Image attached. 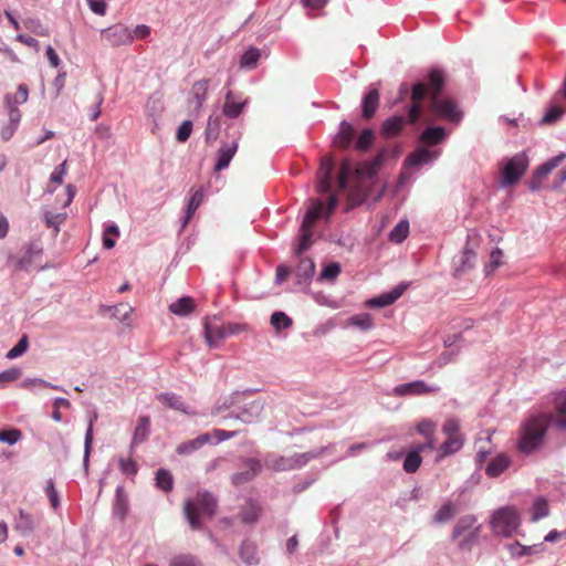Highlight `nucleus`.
Masks as SVG:
<instances>
[{"label": "nucleus", "instance_id": "f257e3e1", "mask_svg": "<svg viewBox=\"0 0 566 566\" xmlns=\"http://www.w3.org/2000/svg\"><path fill=\"white\" fill-rule=\"evenodd\" d=\"M397 156V149L382 146L373 158L359 164L357 167H353L350 163H346L344 167L346 176L344 180H342V187L346 188L348 186V178L350 176L354 177L357 184L353 187V195L356 198L357 205H363L371 196L373 185L378 184L379 171L387 159Z\"/></svg>", "mask_w": 566, "mask_h": 566}, {"label": "nucleus", "instance_id": "f03ea898", "mask_svg": "<svg viewBox=\"0 0 566 566\" xmlns=\"http://www.w3.org/2000/svg\"><path fill=\"white\" fill-rule=\"evenodd\" d=\"M446 73L442 69L431 66L427 71L428 102L427 117L460 124L463 112L458 103L446 94Z\"/></svg>", "mask_w": 566, "mask_h": 566}, {"label": "nucleus", "instance_id": "7ed1b4c3", "mask_svg": "<svg viewBox=\"0 0 566 566\" xmlns=\"http://www.w3.org/2000/svg\"><path fill=\"white\" fill-rule=\"evenodd\" d=\"M554 415L536 412L526 417L520 426L516 449L524 455L539 451L546 442L548 429L554 426Z\"/></svg>", "mask_w": 566, "mask_h": 566}, {"label": "nucleus", "instance_id": "20e7f679", "mask_svg": "<svg viewBox=\"0 0 566 566\" xmlns=\"http://www.w3.org/2000/svg\"><path fill=\"white\" fill-rule=\"evenodd\" d=\"M323 202L319 198H310L307 209L301 220L298 234L293 243L295 256H302L313 244L315 221L322 216Z\"/></svg>", "mask_w": 566, "mask_h": 566}, {"label": "nucleus", "instance_id": "39448f33", "mask_svg": "<svg viewBox=\"0 0 566 566\" xmlns=\"http://www.w3.org/2000/svg\"><path fill=\"white\" fill-rule=\"evenodd\" d=\"M29 87L21 83L15 93H7L3 97V107L8 115V122L0 129L2 142H9L18 130L21 122V112L19 105L28 101Z\"/></svg>", "mask_w": 566, "mask_h": 566}, {"label": "nucleus", "instance_id": "423d86ee", "mask_svg": "<svg viewBox=\"0 0 566 566\" xmlns=\"http://www.w3.org/2000/svg\"><path fill=\"white\" fill-rule=\"evenodd\" d=\"M218 507L217 497L209 491L198 492L195 500L185 503V515L192 530H201L203 523L201 516L211 518Z\"/></svg>", "mask_w": 566, "mask_h": 566}, {"label": "nucleus", "instance_id": "0eeeda50", "mask_svg": "<svg viewBox=\"0 0 566 566\" xmlns=\"http://www.w3.org/2000/svg\"><path fill=\"white\" fill-rule=\"evenodd\" d=\"M521 522V516L517 510L512 505H505L496 509L490 518V525L493 533L504 538H509L514 534H517Z\"/></svg>", "mask_w": 566, "mask_h": 566}, {"label": "nucleus", "instance_id": "6e6552de", "mask_svg": "<svg viewBox=\"0 0 566 566\" xmlns=\"http://www.w3.org/2000/svg\"><path fill=\"white\" fill-rule=\"evenodd\" d=\"M411 102L407 105L408 124L417 125L421 123L422 112L427 116L428 86L427 73L415 81L410 86Z\"/></svg>", "mask_w": 566, "mask_h": 566}, {"label": "nucleus", "instance_id": "1a4fd4ad", "mask_svg": "<svg viewBox=\"0 0 566 566\" xmlns=\"http://www.w3.org/2000/svg\"><path fill=\"white\" fill-rule=\"evenodd\" d=\"M530 158L525 150L506 158L501 167L500 186L504 189L515 186L525 175Z\"/></svg>", "mask_w": 566, "mask_h": 566}, {"label": "nucleus", "instance_id": "9d476101", "mask_svg": "<svg viewBox=\"0 0 566 566\" xmlns=\"http://www.w3.org/2000/svg\"><path fill=\"white\" fill-rule=\"evenodd\" d=\"M223 132L224 136L231 138V140H222L219 149L217 150L213 165V170L216 172L226 170L229 167L232 158L238 151L239 140L242 136V132L239 128H235L232 123L228 124Z\"/></svg>", "mask_w": 566, "mask_h": 566}, {"label": "nucleus", "instance_id": "9b49d317", "mask_svg": "<svg viewBox=\"0 0 566 566\" xmlns=\"http://www.w3.org/2000/svg\"><path fill=\"white\" fill-rule=\"evenodd\" d=\"M240 468L241 471L231 475V483L237 488L253 481L262 472L263 464L258 458L245 457L240 458Z\"/></svg>", "mask_w": 566, "mask_h": 566}, {"label": "nucleus", "instance_id": "f8f14e48", "mask_svg": "<svg viewBox=\"0 0 566 566\" xmlns=\"http://www.w3.org/2000/svg\"><path fill=\"white\" fill-rule=\"evenodd\" d=\"M237 411H231L229 418L240 420L243 423L251 424L260 421L265 407V401L255 399L250 402H242L237 406Z\"/></svg>", "mask_w": 566, "mask_h": 566}, {"label": "nucleus", "instance_id": "ddd939ff", "mask_svg": "<svg viewBox=\"0 0 566 566\" xmlns=\"http://www.w3.org/2000/svg\"><path fill=\"white\" fill-rule=\"evenodd\" d=\"M566 158V153H559L537 166L527 182V187L532 192H536L542 188V181L546 178L556 167H558Z\"/></svg>", "mask_w": 566, "mask_h": 566}, {"label": "nucleus", "instance_id": "4468645a", "mask_svg": "<svg viewBox=\"0 0 566 566\" xmlns=\"http://www.w3.org/2000/svg\"><path fill=\"white\" fill-rule=\"evenodd\" d=\"M441 155L440 148H430L418 142L416 149L409 154L405 161V168H419L434 163Z\"/></svg>", "mask_w": 566, "mask_h": 566}, {"label": "nucleus", "instance_id": "2eb2a0df", "mask_svg": "<svg viewBox=\"0 0 566 566\" xmlns=\"http://www.w3.org/2000/svg\"><path fill=\"white\" fill-rule=\"evenodd\" d=\"M439 390L437 386H430L422 379H417L403 384L397 385L392 392L397 397H407V396H420L428 392H436Z\"/></svg>", "mask_w": 566, "mask_h": 566}, {"label": "nucleus", "instance_id": "dca6fc26", "mask_svg": "<svg viewBox=\"0 0 566 566\" xmlns=\"http://www.w3.org/2000/svg\"><path fill=\"white\" fill-rule=\"evenodd\" d=\"M112 46L127 45L133 42L132 31L124 24L117 23L101 31Z\"/></svg>", "mask_w": 566, "mask_h": 566}, {"label": "nucleus", "instance_id": "f3484780", "mask_svg": "<svg viewBox=\"0 0 566 566\" xmlns=\"http://www.w3.org/2000/svg\"><path fill=\"white\" fill-rule=\"evenodd\" d=\"M449 132L441 125H428L419 135L418 142L430 148H436L447 142Z\"/></svg>", "mask_w": 566, "mask_h": 566}, {"label": "nucleus", "instance_id": "a211bd4d", "mask_svg": "<svg viewBox=\"0 0 566 566\" xmlns=\"http://www.w3.org/2000/svg\"><path fill=\"white\" fill-rule=\"evenodd\" d=\"M379 98L380 95L378 84L373 83L368 85L363 94L360 103L361 116L365 119H369L376 114L379 107Z\"/></svg>", "mask_w": 566, "mask_h": 566}, {"label": "nucleus", "instance_id": "6ab92c4d", "mask_svg": "<svg viewBox=\"0 0 566 566\" xmlns=\"http://www.w3.org/2000/svg\"><path fill=\"white\" fill-rule=\"evenodd\" d=\"M355 138H356V129L354 125L343 119L339 123V127L337 133L333 136V145L340 149H348L355 146Z\"/></svg>", "mask_w": 566, "mask_h": 566}, {"label": "nucleus", "instance_id": "aec40b11", "mask_svg": "<svg viewBox=\"0 0 566 566\" xmlns=\"http://www.w3.org/2000/svg\"><path fill=\"white\" fill-rule=\"evenodd\" d=\"M129 513V499L125 491L124 485L118 484L115 489L113 505H112V515L114 518L118 520L120 523H124Z\"/></svg>", "mask_w": 566, "mask_h": 566}, {"label": "nucleus", "instance_id": "412c9836", "mask_svg": "<svg viewBox=\"0 0 566 566\" xmlns=\"http://www.w3.org/2000/svg\"><path fill=\"white\" fill-rule=\"evenodd\" d=\"M504 548L510 553L512 558H522L543 554L546 551V545L544 543H537L528 546L521 544L518 541H514L512 543H505Z\"/></svg>", "mask_w": 566, "mask_h": 566}, {"label": "nucleus", "instance_id": "4be33fe9", "mask_svg": "<svg viewBox=\"0 0 566 566\" xmlns=\"http://www.w3.org/2000/svg\"><path fill=\"white\" fill-rule=\"evenodd\" d=\"M98 419V413L94 409L87 413V428L84 436V454H83V469L85 474H88L90 457L94 441V423Z\"/></svg>", "mask_w": 566, "mask_h": 566}, {"label": "nucleus", "instance_id": "5701e85b", "mask_svg": "<svg viewBox=\"0 0 566 566\" xmlns=\"http://www.w3.org/2000/svg\"><path fill=\"white\" fill-rule=\"evenodd\" d=\"M250 104V98L247 97L243 101L235 102L234 93L229 90L224 96V103L222 105V114L229 119H237L241 114L244 113L245 108Z\"/></svg>", "mask_w": 566, "mask_h": 566}, {"label": "nucleus", "instance_id": "b1692460", "mask_svg": "<svg viewBox=\"0 0 566 566\" xmlns=\"http://www.w3.org/2000/svg\"><path fill=\"white\" fill-rule=\"evenodd\" d=\"M554 426L560 432H566V389L554 394Z\"/></svg>", "mask_w": 566, "mask_h": 566}, {"label": "nucleus", "instance_id": "393cba45", "mask_svg": "<svg viewBox=\"0 0 566 566\" xmlns=\"http://www.w3.org/2000/svg\"><path fill=\"white\" fill-rule=\"evenodd\" d=\"M316 265L313 259L307 256H300L295 276H296V285L310 284L315 275Z\"/></svg>", "mask_w": 566, "mask_h": 566}, {"label": "nucleus", "instance_id": "a878e982", "mask_svg": "<svg viewBox=\"0 0 566 566\" xmlns=\"http://www.w3.org/2000/svg\"><path fill=\"white\" fill-rule=\"evenodd\" d=\"M203 336L210 348H216L218 343L227 338L226 325L216 324L208 318L203 322Z\"/></svg>", "mask_w": 566, "mask_h": 566}, {"label": "nucleus", "instance_id": "bb28decb", "mask_svg": "<svg viewBox=\"0 0 566 566\" xmlns=\"http://www.w3.org/2000/svg\"><path fill=\"white\" fill-rule=\"evenodd\" d=\"M205 193L203 190L197 189L195 192L191 193V196L188 198L186 207H185V214L181 219V230H184L187 224L190 222L192 217L195 216L197 209L201 206L203 202Z\"/></svg>", "mask_w": 566, "mask_h": 566}, {"label": "nucleus", "instance_id": "cd10ccee", "mask_svg": "<svg viewBox=\"0 0 566 566\" xmlns=\"http://www.w3.org/2000/svg\"><path fill=\"white\" fill-rule=\"evenodd\" d=\"M262 514V507L258 501L248 499L245 505L239 512V518L243 524H255Z\"/></svg>", "mask_w": 566, "mask_h": 566}, {"label": "nucleus", "instance_id": "c85d7f7f", "mask_svg": "<svg viewBox=\"0 0 566 566\" xmlns=\"http://www.w3.org/2000/svg\"><path fill=\"white\" fill-rule=\"evenodd\" d=\"M406 125H408V120L403 115L394 114L384 120L380 133L385 137H394L400 134Z\"/></svg>", "mask_w": 566, "mask_h": 566}, {"label": "nucleus", "instance_id": "c756f323", "mask_svg": "<svg viewBox=\"0 0 566 566\" xmlns=\"http://www.w3.org/2000/svg\"><path fill=\"white\" fill-rule=\"evenodd\" d=\"M156 399L165 407L172 410L181 411L186 415L190 413V407L184 401L182 397L175 392H160Z\"/></svg>", "mask_w": 566, "mask_h": 566}, {"label": "nucleus", "instance_id": "7c9ffc66", "mask_svg": "<svg viewBox=\"0 0 566 566\" xmlns=\"http://www.w3.org/2000/svg\"><path fill=\"white\" fill-rule=\"evenodd\" d=\"M476 253L474 250L469 245V242L464 245L463 250L461 251L460 255L458 256V260H454V275L458 273L467 272L471 269H473L475 264Z\"/></svg>", "mask_w": 566, "mask_h": 566}, {"label": "nucleus", "instance_id": "2f4dec72", "mask_svg": "<svg viewBox=\"0 0 566 566\" xmlns=\"http://www.w3.org/2000/svg\"><path fill=\"white\" fill-rule=\"evenodd\" d=\"M510 464V457L505 453H499L485 465V473L490 478H497L509 469Z\"/></svg>", "mask_w": 566, "mask_h": 566}, {"label": "nucleus", "instance_id": "473e14b6", "mask_svg": "<svg viewBox=\"0 0 566 566\" xmlns=\"http://www.w3.org/2000/svg\"><path fill=\"white\" fill-rule=\"evenodd\" d=\"M133 308L127 304H118V305H101L98 313L101 315L109 314L111 317L118 319L119 322L127 324L129 321V315Z\"/></svg>", "mask_w": 566, "mask_h": 566}, {"label": "nucleus", "instance_id": "72a5a7b5", "mask_svg": "<svg viewBox=\"0 0 566 566\" xmlns=\"http://www.w3.org/2000/svg\"><path fill=\"white\" fill-rule=\"evenodd\" d=\"M239 556L247 566H255L260 563L256 545L250 539H243L239 547Z\"/></svg>", "mask_w": 566, "mask_h": 566}, {"label": "nucleus", "instance_id": "f704fd0d", "mask_svg": "<svg viewBox=\"0 0 566 566\" xmlns=\"http://www.w3.org/2000/svg\"><path fill=\"white\" fill-rule=\"evenodd\" d=\"M195 308V300L189 295H182L169 305V311L179 317H186L190 315Z\"/></svg>", "mask_w": 566, "mask_h": 566}, {"label": "nucleus", "instance_id": "c9c22d12", "mask_svg": "<svg viewBox=\"0 0 566 566\" xmlns=\"http://www.w3.org/2000/svg\"><path fill=\"white\" fill-rule=\"evenodd\" d=\"M478 520L475 517V515L473 514H468V515H463L461 516L455 525L453 526V530L451 532V541H455L458 539L461 535H463L464 533L468 532V534L473 531L476 526Z\"/></svg>", "mask_w": 566, "mask_h": 566}, {"label": "nucleus", "instance_id": "e433bc0d", "mask_svg": "<svg viewBox=\"0 0 566 566\" xmlns=\"http://www.w3.org/2000/svg\"><path fill=\"white\" fill-rule=\"evenodd\" d=\"M150 434V418L148 416H142L138 419V423L134 430L133 439L130 443V450L134 449L135 444L143 443L148 440Z\"/></svg>", "mask_w": 566, "mask_h": 566}, {"label": "nucleus", "instance_id": "4c0bfd02", "mask_svg": "<svg viewBox=\"0 0 566 566\" xmlns=\"http://www.w3.org/2000/svg\"><path fill=\"white\" fill-rule=\"evenodd\" d=\"M155 488L164 493H169L174 490V475L170 470L159 468L154 476Z\"/></svg>", "mask_w": 566, "mask_h": 566}, {"label": "nucleus", "instance_id": "58836bf2", "mask_svg": "<svg viewBox=\"0 0 566 566\" xmlns=\"http://www.w3.org/2000/svg\"><path fill=\"white\" fill-rule=\"evenodd\" d=\"M566 113V107H563L556 103H551L545 111L542 118L537 122L538 126L555 125L562 119Z\"/></svg>", "mask_w": 566, "mask_h": 566}, {"label": "nucleus", "instance_id": "ea45409f", "mask_svg": "<svg viewBox=\"0 0 566 566\" xmlns=\"http://www.w3.org/2000/svg\"><path fill=\"white\" fill-rule=\"evenodd\" d=\"M265 465L276 472L291 471L292 467V457L277 455L275 453H269L265 457Z\"/></svg>", "mask_w": 566, "mask_h": 566}, {"label": "nucleus", "instance_id": "a19ab883", "mask_svg": "<svg viewBox=\"0 0 566 566\" xmlns=\"http://www.w3.org/2000/svg\"><path fill=\"white\" fill-rule=\"evenodd\" d=\"M261 57V50L254 45H250L240 56L239 65L244 70H253L258 66Z\"/></svg>", "mask_w": 566, "mask_h": 566}, {"label": "nucleus", "instance_id": "79ce46f5", "mask_svg": "<svg viewBox=\"0 0 566 566\" xmlns=\"http://www.w3.org/2000/svg\"><path fill=\"white\" fill-rule=\"evenodd\" d=\"M208 86H209V80L202 78L193 83L191 88V95L192 99L195 101V111L199 112L201 107L203 106V103L207 98L208 93Z\"/></svg>", "mask_w": 566, "mask_h": 566}, {"label": "nucleus", "instance_id": "37998d69", "mask_svg": "<svg viewBox=\"0 0 566 566\" xmlns=\"http://www.w3.org/2000/svg\"><path fill=\"white\" fill-rule=\"evenodd\" d=\"M464 444L463 436H450L441 443L439 452L441 457L452 455L462 449Z\"/></svg>", "mask_w": 566, "mask_h": 566}, {"label": "nucleus", "instance_id": "c03bdc74", "mask_svg": "<svg viewBox=\"0 0 566 566\" xmlns=\"http://www.w3.org/2000/svg\"><path fill=\"white\" fill-rule=\"evenodd\" d=\"M457 506L452 501L444 502L433 515L434 524H444L450 522L457 515Z\"/></svg>", "mask_w": 566, "mask_h": 566}, {"label": "nucleus", "instance_id": "a18cd8bd", "mask_svg": "<svg viewBox=\"0 0 566 566\" xmlns=\"http://www.w3.org/2000/svg\"><path fill=\"white\" fill-rule=\"evenodd\" d=\"M375 136V130L373 128H364L359 136L356 135L354 148L363 153L368 151L374 146Z\"/></svg>", "mask_w": 566, "mask_h": 566}, {"label": "nucleus", "instance_id": "49530a36", "mask_svg": "<svg viewBox=\"0 0 566 566\" xmlns=\"http://www.w3.org/2000/svg\"><path fill=\"white\" fill-rule=\"evenodd\" d=\"M409 221L401 219L388 233V240L396 244L402 243L409 235Z\"/></svg>", "mask_w": 566, "mask_h": 566}, {"label": "nucleus", "instance_id": "de8ad7c7", "mask_svg": "<svg viewBox=\"0 0 566 566\" xmlns=\"http://www.w3.org/2000/svg\"><path fill=\"white\" fill-rule=\"evenodd\" d=\"M119 228L115 222L106 223L103 230L102 242L105 250H111L115 247L116 240L119 237Z\"/></svg>", "mask_w": 566, "mask_h": 566}, {"label": "nucleus", "instance_id": "09e8293b", "mask_svg": "<svg viewBox=\"0 0 566 566\" xmlns=\"http://www.w3.org/2000/svg\"><path fill=\"white\" fill-rule=\"evenodd\" d=\"M43 222L48 228L54 229L55 233L60 231V226L65 222L67 218L66 212L54 213L46 208H42Z\"/></svg>", "mask_w": 566, "mask_h": 566}, {"label": "nucleus", "instance_id": "8fccbe9b", "mask_svg": "<svg viewBox=\"0 0 566 566\" xmlns=\"http://www.w3.org/2000/svg\"><path fill=\"white\" fill-rule=\"evenodd\" d=\"M422 463V457L411 447L406 451L403 457L402 469L406 473H415L419 470Z\"/></svg>", "mask_w": 566, "mask_h": 566}, {"label": "nucleus", "instance_id": "3c124183", "mask_svg": "<svg viewBox=\"0 0 566 566\" xmlns=\"http://www.w3.org/2000/svg\"><path fill=\"white\" fill-rule=\"evenodd\" d=\"M221 129V119L219 116L210 115L207 120V127L205 130V142L210 145L216 142L219 137Z\"/></svg>", "mask_w": 566, "mask_h": 566}, {"label": "nucleus", "instance_id": "603ef678", "mask_svg": "<svg viewBox=\"0 0 566 566\" xmlns=\"http://www.w3.org/2000/svg\"><path fill=\"white\" fill-rule=\"evenodd\" d=\"M340 272H342L340 263L335 262V261L324 263L322 265V270L318 274L317 281L318 282H324V281L333 282L337 279V276L340 274Z\"/></svg>", "mask_w": 566, "mask_h": 566}, {"label": "nucleus", "instance_id": "864d4df0", "mask_svg": "<svg viewBox=\"0 0 566 566\" xmlns=\"http://www.w3.org/2000/svg\"><path fill=\"white\" fill-rule=\"evenodd\" d=\"M14 527L22 535H28L33 530V517L31 514L23 510H19L18 515L14 518Z\"/></svg>", "mask_w": 566, "mask_h": 566}, {"label": "nucleus", "instance_id": "5fc2aeb1", "mask_svg": "<svg viewBox=\"0 0 566 566\" xmlns=\"http://www.w3.org/2000/svg\"><path fill=\"white\" fill-rule=\"evenodd\" d=\"M270 324L275 332L289 329L293 325V319L283 311H274L270 317Z\"/></svg>", "mask_w": 566, "mask_h": 566}, {"label": "nucleus", "instance_id": "6e6d98bb", "mask_svg": "<svg viewBox=\"0 0 566 566\" xmlns=\"http://www.w3.org/2000/svg\"><path fill=\"white\" fill-rule=\"evenodd\" d=\"M44 494L46 495L50 506L54 512L61 510V494L55 486L53 479H49L44 486Z\"/></svg>", "mask_w": 566, "mask_h": 566}, {"label": "nucleus", "instance_id": "4d7b16f0", "mask_svg": "<svg viewBox=\"0 0 566 566\" xmlns=\"http://www.w3.org/2000/svg\"><path fill=\"white\" fill-rule=\"evenodd\" d=\"M168 566H205L202 560L193 554H178L169 559Z\"/></svg>", "mask_w": 566, "mask_h": 566}, {"label": "nucleus", "instance_id": "13d9d810", "mask_svg": "<svg viewBox=\"0 0 566 566\" xmlns=\"http://www.w3.org/2000/svg\"><path fill=\"white\" fill-rule=\"evenodd\" d=\"M549 514L548 502L545 497L538 496L532 504L531 521L537 522Z\"/></svg>", "mask_w": 566, "mask_h": 566}, {"label": "nucleus", "instance_id": "bf43d9fd", "mask_svg": "<svg viewBox=\"0 0 566 566\" xmlns=\"http://www.w3.org/2000/svg\"><path fill=\"white\" fill-rule=\"evenodd\" d=\"M164 111V104L160 97L151 95L146 103V112L148 117L153 118L155 126H157V119L160 117Z\"/></svg>", "mask_w": 566, "mask_h": 566}, {"label": "nucleus", "instance_id": "052dcab7", "mask_svg": "<svg viewBox=\"0 0 566 566\" xmlns=\"http://www.w3.org/2000/svg\"><path fill=\"white\" fill-rule=\"evenodd\" d=\"M348 325L358 327L361 331H370L374 327L373 316L369 313H360L352 315L348 319Z\"/></svg>", "mask_w": 566, "mask_h": 566}, {"label": "nucleus", "instance_id": "680f3d73", "mask_svg": "<svg viewBox=\"0 0 566 566\" xmlns=\"http://www.w3.org/2000/svg\"><path fill=\"white\" fill-rule=\"evenodd\" d=\"M29 348V337L28 335H22L19 340L17 342V344L10 348L7 354H6V358L8 359H15L20 356H22Z\"/></svg>", "mask_w": 566, "mask_h": 566}, {"label": "nucleus", "instance_id": "e2e57ef3", "mask_svg": "<svg viewBox=\"0 0 566 566\" xmlns=\"http://www.w3.org/2000/svg\"><path fill=\"white\" fill-rule=\"evenodd\" d=\"M503 259V251L500 248H493L490 253V260L484 265L485 275L492 274L501 264Z\"/></svg>", "mask_w": 566, "mask_h": 566}, {"label": "nucleus", "instance_id": "0e129e2a", "mask_svg": "<svg viewBox=\"0 0 566 566\" xmlns=\"http://www.w3.org/2000/svg\"><path fill=\"white\" fill-rule=\"evenodd\" d=\"M394 304L391 296L388 291L382 292L376 296H373L366 301V305L370 308H382Z\"/></svg>", "mask_w": 566, "mask_h": 566}, {"label": "nucleus", "instance_id": "69168bd1", "mask_svg": "<svg viewBox=\"0 0 566 566\" xmlns=\"http://www.w3.org/2000/svg\"><path fill=\"white\" fill-rule=\"evenodd\" d=\"M21 431L13 427H7L0 430V442L9 446L15 444L21 439Z\"/></svg>", "mask_w": 566, "mask_h": 566}, {"label": "nucleus", "instance_id": "338daca9", "mask_svg": "<svg viewBox=\"0 0 566 566\" xmlns=\"http://www.w3.org/2000/svg\"><path fill=\"white\" fill-rule=\"evenodd\" d=\"M35 254V242L30 241L24 254L17 261L15 269L17 270H28L31 265L33 255Z\"/></svg>", "mask_w": 566, "mask_h": 566}, {"label": "nucleus", "instance_id": "774afa93", "mask_svg": "<svg viewBox=\"0 0 566 566\" xmlns=\"http://www.w3.org/2000/svg\"><path fill=\"white\" fill-rule=\"evenodd\" d=\"M193 130V123L191 119H185L180 123V125L176 129V140L178 143H186Z\"/></svg>", "mask_w": 566, "mask_h": 566}]
</instances>
